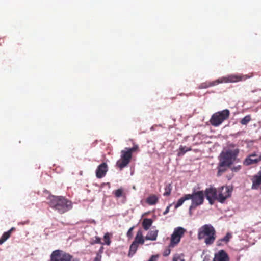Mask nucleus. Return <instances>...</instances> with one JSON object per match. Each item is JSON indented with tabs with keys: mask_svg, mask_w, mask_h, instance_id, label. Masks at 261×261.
I'll use <instances>...</instances> for the list:
<instances>
[{
	"mask_svg": "<svg viewBox=\"0 0 261 261\" xmlns=\"http://www.w3.org/2000/svg\"><path fill=\"white\" fill-rule=\"evenodd\" d=\"M239 152V149L234 144H231L225 151L221 152L217 167L218 176H221L236 161Z\"/></svg>",
	"mask_w": 261,
	"mask_h": 261,
	"instance_id": "f257e3e1",
	"label": "nucleus"
},
{
	"mask_svg": "<svg viewBox=\"0 0 261 261\" xmlns=\"http://www.w3.org/2000/svg\"><path fill=\"white\" fill-rule=\"evenodd\" d=\"M48 200L49 206L61 214L72 208V202L65 197L51 195L49 196Z\"/></svg>",
	"mask_w": 261,
	"mask_h": 261,
	"instance_id": "f03ea898",
	"label": "nucleus"
},
{
	"mask_svg": "<svg viewBox=\"0 0 261 261\" xmlns=\"http://www.w3.org/2000/svg\"><path fill=\"white\" fill-rule=\"evenodd\" d=\"M197 238L207 245H212L216 239V231L211 224H205L198 229Z\"/></svg>",
	"mask_w": 261,
	"mask_h": 261,
	"instance_id": "7ed1b4c3",
	"label": "nucleus"
},
{
	"mask_svg": "<svg viewBox=\"0 0 261 261\" xmlns=\"http://www.w3.org/2000/svg\"><path fill=\"white\" fill-rule=\"evenodd\" d=\"M139 151V146L137 144H133L132 148L126 147L124 149L121 151L120 158L116 163V167L122 170L127 167L130 163L133 153L134 152H138Z\"/></svg>",
	"mask_w": 261,
	"mask_h": 261,
	"instance_id": "20e7f679",
	"label": "nucleus"
},
{
	"mask_svg": "<svg viewBox=\"0 0 261 261\" xmlns=\"http://www.w3.org/2000/svg\"><path fill=\"white\" fill-rule=\"evenodd\" d=\"M250 76L242 74H230L227 76L222 77L213 82H206L201 83L199 88L200 89L207 88L222 83H234L245 81Z\"/></svg>",
	"mask_w": 261,
	"mask_h": 261,
	"instance_id": "39448f33",
	"label": "nucleus"
},
{
	"mask_svg": "<svg viewBox=\"0 0 261 261\" xmlns=\"http://www.w3.org/2000/svg\"><path fill=\"white\" fill-rule=\"evenodd\" d=\"M229 115L230 111L228 109L218 111L213 114L210 120V122L213 126H219L229 118Z\"/></svg>",
	"mask_w": 261,
	"mask_h": 261,
	"instance_id": "423d86ee",
	"label": "nucleus"
},
{
	"mask_svg": "<svg viewBox=\"0 0 261 261\" xmlns=\"http://www.w3.org/2000/svg\"><path fill=\"white\" fill-rule=\"evenodd\" d=\"M190 199L192 200V203L189 207L191 211L193 208L203 204L204 201V193L202 191H198L193 192L192 194H188Z\"/></svg>",
	"mask_w": 261,
	"mask_h": 261,
	"instance_id": "0eeeda50",
	"label": "nucleus"
},
{
	"mask_svg": "<svg viewBox=\"0 0 261 261\" xmlns=\"http://www.w3.org/2000/svg\"><path fill=\"white\" fill-rule=\"evenodd\" d=\"M186 231V229L181 227L175 228L171 236L169 247H174L176 246L180 242Z\"/></svg>",
	"mask_w": 261,
	"mask_h": 261,
	"instance_id": "6e6552de",
	"label": "nucleus"
},
{
	"mask_svg": "<svg viewBox=\"0 0 261 261\" xmlns=\"http://www.w3.org/2000/svg\"><path fill=\"white\" fill-rule=\"evenodd\" d=\"M232 189L228 186H222L218 188L217 201L224 203L231 195Z\"/></svg>",
	"mask_w": 261,
	"mask_h": 261,
	"instance_id": "1a4fd4ad",
	"label": "nucleus"
},
{
	"mask_svg": "<svg viewBox=\"0 0 261 261\" xmlns=\"http://www.w3.org/2000/svg\"><path fill=\"white\" fill-rule=\"evenodd\" d=\"M72 257L60 250L54 251L50 255L49 261H70Z\"/></svg>",
	"mask_w": 261,
	"mask_h": 261,
	"instance_id": "9d476101",
	"label": "nucleus"
},
{
	"mask_svg": "<svg viewBox=\"0 0 261 261\" xmlns=\"http://www.w3.org/2000/svg\"><path fill=\"white\" fill-rule=\"evenodd\" d=\"M204 194L210 204H213L215 200L217 201L218 189L214 187L206 188Z\"/></svg>",
	"mask_w": 261,
	"mask_h": 261,
	"instance_id": "9b49d317",
	"label": "nucleus"
},
{
	"mask_svg": "<svg viewBox=\"0 0 261 261\" xmlns=\"http://www.w3.org/2000/svg\"><path fill=\"white\" fill-rule=\"evenodd\" d=\"M108 171V165L106 163H102L97 168L95 173L96 177L101 178L105 177Z\"/></svg>",
	"mask_w": 261,
	"mask_h": 261,
	"instance_id": "f8f14e48",
	"label": "nucleus"
},
{
	"mask_svg": "<svg viewBox=\"0 0 261 261\" xmlns=\"http://www.w3.org/2000/svg\"><path fill=\"white\" fill-rule=\"evenodd\" d=\"M213 261H230V258L225 250H220L215 254Z\"/></svg>",
	"mask_w": 261,
	"mask_h": 261,
	"instance_id": "ddd939ff",
	"label": "nucleus"
},
{
	"mask_svg": "<svg viewBox=\"0 0 261 261\" xmlns=\"http://www.w3.org/2000/svg\"><path fill=\"white\" fill-rule=\"evenodd\" d=\"M255 156H257V154L255 153H253L248 155L243 162L244 165L249 166L253 164H257L261 161V154L258 158L255 159L253 158Z\"/></svg>",
	"mask_w": 261,
	"mask_h": 261,
	"instance_id": "4468645a",
	"label": "nucleus"
},
{
	"mask_svg": "<svg viewBox=\"0 0 261 261\" xmlns=\"http://www.w3.org/2000/svg\"><path fill=\"white\" fill-rule=\"evenodd\" d=\"M159 197L154 194L150 195L146 199V202L150 205H155L158 202Z\"/></svg>",
	"mask_w": 261,
	"mask_h": 261,
	"instance_id": "2eb2a0df",
	"label": "nucleus"
},
{
	"mask_svg": "<svg viewBox=\"0 0 261 261\" xmlns=\"http://www.w3.org/2000/svg\"><path fill=\"white\" fill-rule=\"evenodd\" d=\"M134 243L137 244H143L144 243V239L143 237L142 231L141 230H139L137 233V234L135 237V240L134 241Z\"/></svg>",
	"mask_w": 261,
	"mask_h": 261,
	"instance_id": "dca6fc26",
	"label": "nucleus"
},
{
	"mask_svg": "<svg viewBox=\"0 0 261 261\" xmlns=\"http://www.w3.org/2000/svg\"><path fill=\"white\" fill-rule=\"evenodd\" d=\"M158 234V230H151L148 232L145 238L147 240L155 241L156 240Z\"/></svg>",
	"mask_w": 261,
	"mask_h": 261,
	"instance_id": "f3484780",
	"label": "nucleus"
},
{
	"mask_svg": "<svg viewBox=\"0 0 261 261\" xmlns=\"http://www.w3.org/2000/svg\"><path fill=\"white\" fill-rule=\"evenodd\" d=\"M192 150L191 147H188L186 146L180 145L179 149L177 150V156H181L184 155L187 152Z\"/></svg>",
	"mask_w": 261,
	"mask_h": 261,
	"instance_id": "a211bd4d",
	"label": "nucleus"
},
{
	"mask_svg": "<svg viewBox=\"0 0 261 261\" xmlns=\"http://www.w3.org/2000/svg\"><path fill=\"white\" fill-rule=\"evenodd\" d=\"M15 229L14 227L11 228L9 230L4 232L0 238V245L4 243L11 236L12 232Z\"/></svg>",
	"mask_w": 261,
	"mask_h": 261,
	"instance_id": "6ab92c4d",
	"label": "nucleus"
},
{
	"mask_svg": "<svg viewBox=\"0 0 261 261\" xmlns=\"http://www.w3.org/2000/svg\"><path fill=\"white\" fill-rule=\"evenodd\" d=\"M152 220L151 219L145 218L142 222V227L145 230H147L149 229L152 224Z\"/></svg>",
	"mask_w": 261,
	"mask_h": 261,
	"instance_id": "aec40b11",
	"label": "nucleus"
},
{
	"mask_svg": "<svg viewBox=\"0 0 261 261\" xmlns=\"http://www.w3.org/2000/svg\"><path fill=\"white\" fill-rule=\"evenodd\" d=\"M190 197L188 196V194H186L183 197L179 199L177 203L175 205V208L176 209L180 206L186 200H189Z\"/></svg>",
	"mask_w": 261,
	"mask_h": 261,
	"instance_id": "412c9836",
	"label": "nucleus"
},
{
	"mask_svg": "<svg viewBox=\"0 0 261 261\" xmlns=\"http://www.w3.org/2000/svg\"><path fill=\"white\" fill-rule=\"evenodd\" d=\"M138 247V244L133 242L129 247V251L128 253L129 256H132L136 252Z\"/></svg>",
	"mask_w": 261,
	"mask_h": 261,
	"instance_id": "4be33fe9",
	"label": "nucleus"
},
{
	"mask_svg": "<svg viewBox=\"0 0 261 261\" xmlns=\"http://www.w3.org/2000/svg\"><path fill=\"white\" fill-rule=\"evenodd\" d=\"M112 234H110L108 232L105 233L103 237V240L105 241V244L107 245H110L111 241V238L112 237Z\"/></svg>",
	"mask_w": 261,
	"mask_h": 261,
	"instance_id": "5701e85b",
	"label": "nucleus"
},
{
	"mask_svg": "<svg viewBox=\"0 0 261 261\" xmlns=\"http://www.w3.org/2000/svg\"><path fill=\"white\" fill-rule=\"evenodd\" d=\"M251 120V117L250 115H246L240 121L242 125H247Z\"/></svg>",
	"mask_w": 261,
	"mask_h": 261,
	"instance_id": "b1692460",
	"label": "nucleus"
},
{
	"mask_svg": "<svg viewBox=\"0 0 261 261\" xmlns=\"http://www.w3.org/2000/svg\"><path fill=\"white\" fill-rule=\"evenodd\" d=\"M172 261H185L183 254H176L174 255Z\"/></svg>",
	"mask_w": 261,
	"mask_h": 261,
	"instance_id": "393cba45",
	"label": "nucleus"
},
{
	"mask_svg": "<svg viewBox=\"0 0 261 261\" xmlns=\"http://www.w3.org/2000/svg\"><path fill=\"white\" fill-rule=\"evenodd\" d=\"M172 190V186L171 184H168L166 185L165 187V192L164 193V196H169L171 194Z\"/></svg>",
	"mask_w": 261,
	"mask_h": 261,
	"instance_id": "a878e982",
	"label": "nucleus"
},
{
	"mask_svg": "<svg viewBox=\"0 0 261 261\" xmlns=\"http://www.w3.org/2000/svg\"><path fill=\"white\" fill-rule=\"evenodd\" d=\"M232 238V235L230 233H227L226 236L220 239V241H223L225 244H227L230 240V239Z\"/></svg>",
	"mask_w": 261,
	"mask_h": 261,
	"instance_id": "bb28decb",
	"label": "nucleus"
},
{
	"mask_svg": "<svg viewBox=\"0 0 261 261\" xmlns=\"http://www.w3.org/2000/svg\"><path fill=\"white\" fill-rule=\"evenodd\" d=\"M123 193V189H119L115 191L114 194L116 197H120L122 196Z\"/></svg>",
	"mask_w": 261,
	"mask_h": 261,
	"instance_id": "cd10ccee",
	"label": "nucleus"
},
{
	"mask_svg": "<svg viewBox=\"0 0 261 261\" xmlns=\"http://www.w3.org/2000/svg\"><path fill=\"white\" fill-rule=\"evenodd\" d=\"M171 248V247H169V245L168 248H166L164 250V253H163V255L164 256H168L170 254V253L171 252V249H170Z\"/></svg>",
	"mask_w": 261,
	"mask_h": 261,
	"instance_id": "c85d7f7f",
	"label": "nucleus"
},
{
	"mask_svg": "<svg viewBox=\"0 0 261 261\" xmlns=\"http://www.w3.org/2000/svg\"><path fill=\"white\" fill-rule=\"evenodd\" d=\"M160 255L159 254L152 255L148 261H158V258H159Z\"/></svg>",
	"mask_w": 261,
	"mask_h": 261,
	"instance_id": "c756f323",
	"label": "nucleus"
},
{
	"mask_svg": "<svg viewBox=\"0 0 261 261\" xmlns=\"http://www.w3.org/2000/svg\"><path fill=\"white\" fill-rule=\"evenodd\" d=\"M134 228V227H132L128 230V231L127 232V236L128 237L130 238L132 237V236H133L132 231H133Z\"/></svg>",
	"mask_w": 261,
	"mask_h": 261,
	"instance_id": "7c9ffc66",
	"label": "nucleus"
},
{
	"mask_svg": "<svg viewBox=\"0 0 261 261\" xmlns=\"http://www.w3.org/2000/svg\"><path fill=\"white\" fill-rule=\"evenodd\" d=\"M172 204H169L166 208L165 211L163 212V215H165L167 214L169 212L170 207L171 206Z\"/></svg>",
	"mask_w": 261,
	"mask_h": 261,
	"instance_id": "2f4dec72",
	"label": "nucleus"
},
{
	"mask_svg": "<svg viewBox=\"0 0 261 261\" xmlns=\"http://www.w3.org/2000/svg\"><path fill=\"white\" fill-rule=\"evenodd\" d=\"M101 255L99 254H97L96 257L94 258L93 261H101Z\"/></svg>",
	"mask_w": 261,
	"mask_h": 261,
	"instance_id": "473e14b6",
	"label": "nucleus"
},
{
	"mask_svg": "<svg viewBox=\"0 0 261 261\" xmlns=\"http://www.w3.org/2000/svg\"><path fill=\"white\" fill-rule=\"evenodd\" d=\"M222 242H223V241H220V239H219L217 241V245L218 246H221V245H222Z\"/></svg>",
	"mask_w": 261,
	"mask_h": 261,
	"instance_id": "72a5a7b5",
	"label": "nucleus"
},
{
	"mask_svg": "<svg viewBox=\"0 0 261 261\" xmlns=\"http://www.w3.org/2000/svg\"><path fill=\"white\" fill-rule=\"evenodd\" d=\"M97 243H101V241H100V238H97L96 239V242Z\"/></svg>",
	"mask_w": 261,
	"mask_h": 261,
	"instance_id": "f704fd0d",
	"label": "nucleus"
},
{
	"mask_svg": "<svg viewBox=\"0 0 261 261\" xmlns=\"http://www.w3.org/2000/svg\"><path fill=\"white\" fill-rule=\"evenodd\" d=\"M240 168H241V166H240V165H239V166H238V167H237L235 168L234 170H235V171H236L237 170H240Z\"/></svg>",
	"mask_w": 261,
	"mask_h": 261,
	"instance_id": "c9c22d12",
	"label": "nucleus"
},
{
	"mask_svg": "<svg viewBox=\"0 0 261 261\" xmlns=\"http://www.w3.org/2000/svg\"><path fill=\"white\" fill-rule=\"evenodd\" d=\"M70 261H71V260Z\"/></svg>",
	"mask_w": 261,
	"mask_h": 261,
	"instance_id": "e433bc0d",
	"label": "nucleus"
}]
</instances>
